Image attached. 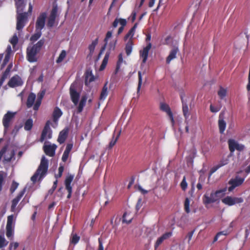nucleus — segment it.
<instances>
[{
	"label": "nucleus",
	"instance_id": "32",
	"mask_svg": "<svg viewBox=\"0 0 250 250\" xmlns=\"http://www.w3.org/2000/svg\"><path fill=\"white\" fill-rule=\"evenodd\" d=\"M62 112L61 110L58 107H56L53 112V119L54 121H57L58 120L62 115Z\"/></svg>",
	"mask_w": 250,
	"mask_h": 250
},
{
	"label": "nucleus",
	"instance_id": "45",
	"mask_svg": "<svg viewBox=\"0 0 250 250\" xmlns=\"http://www.w3.org/2000/svg\"><path fill=\"white\" fill-rule=\"evenodd\" d=\"M56 18L55 17L49 16L47 22V26L48 27H51L54 26Z\"/></svg>",
	"mask_w": 250,
	"mask_h": 250
},
{
	"label": "nucleus",
	"instance_id": "61",
	"mask_svg": "<svg viewBox=\"0 0 250 250\" xmlns=\"http://www.w3.org/2000/svg\"><path fill=\"white\" fill-rule=\"evenodd\" d=\"M4 181V175L3 173L1 172H0V191L2 189V184Z\"/></svg>",
	"mask_w": 250,
	"mask_h": 250
},
{
	"label": "nucleus",
	"instance_id": "20",
	"mask_svg": "<svg viewBox=\"0 0 250 250\" xmlns=\"http://www.w3.org/2000/svg\"><path fill=\"white\" fill-rule=\"evenodd\" d=\"M229 161L228 157L227 158H223L219 163L217 165L215 166L213 168H212V171L210 174L209 177L211 176L212 173L216 171L217 169H218L221 167L226 165L228 164Z\"/></svg>",
	"mask_w": 250,
	"mask_h": 250
},
{
	"label": "nucleus",
	"instance_id": "6",
	"mask_svg": "<svg viewBox=\"0 0 250 250\" xmlns=\"http://www.w3.org/2000/svg\"><path fill=\"white\" fill-rule=\"evenodd\" d=\"M217 193H214V191H212L210 193H209L207 191L203 197V201L204 204L207 206L208 205L214 203L217 201V197L216 196Z\"/></svg>",
	"mask_w": 250,
	"mask_h": 250
},
{
	"label": "nucleus",
	"instance_id": "62",
	"mask_svg": "<svg viewBox=\"0 0 250 250\" xmlns=\"http://www.w3.org/2000/svg\"><path fill=\"white\" fill-rule=\"evenodd\" d=\"M119 19V23L120 24L122 27H125L126 24V21L125 19L120 18Z\"/></svg>",
	"mask_w": 250,
	"mask_h": 250
},
{
	"label": "nucleus",
	"instance_id": "51",
	"mask_svg": "<svg viewBox=\"0 0 250 250\" xmlns=\"http://www.w3.org/2000/svg\"><path fill=\"white\" fill-rule=\"evenodd\" d=\"M94 80V76L91 74H87L85 77V83L86 84H87L88 82L90 83L93 82Z\"/></svg>",
	"mask_w": 250,
	"mask_h": 250
},
{
	"label": "nucleus",
	"instance_id": "8",
	"mask_svg": "<svg viewBox=\"0 0 250 250\" xmlns=\"http://www.w3.org/2000/svg\"><path fill=\"white\" fill-rule=\"evenodd\" d=\"M51 123L50 121H47L45 125V126L42 130L40 141L42 142L45 139H49L52 137V130L50 128Z\"/></svg>",
	"mask_w": 250,
	"mask_h": 250
},
{
	"label": "nucleus",
	"instance_id": "11",
	"mask_svg": "<svg viewBox=\"0 0 250 250\" xmlns=\"http://www.w3.org/2000/svg\"><path fill=\"white\" fill-rule=\"evenodd\" d=\"M23 82L21 78L18 75L13 76L9 81L8 85L9 87L14 88L21 86Z\"/></svg>",
	"mask_w": 250,
	"mask_h": 250
},
{
	"label": "nucleus",
	"instance_id": "57",
	"mask_svg": "<svg viewBox=\"0 0 250 250\" xmlns=\"http://www.w3.org/2000/svg\"><path fill=\"white\" fill-rule=\"evenodd\" d=\"M195 231V229H194L193 230H192V231L189 232L187 235V238L188 239V244H189L190 243V241L192 237V236L194 233V232Z\"/></svg>",
	"mask_w": 250,
	"mask_h": 250
},
{
	"label": "nucleus",
	"instance_id": "52",
	"mask_svg": "<svg viewBox=\"0 0 250 250\" xmlns=\"http://www.w3.org/2000/svg\"><path fill=\"white\" fill-rule=\"evenodd\" d=\"M164 241V240L163 239V238L161 236L158 237L154 244L155 250H157V249L163 243V242Z\"/></svg>",
	"mask_w": 250,
	"mask_h": 250
},
{
	"label": "nucleus",
	"instance_id": "22",
	"mask_svg": "<svg viewBox=\"0 0 250 250\" xmlns=\"http://www.w3.org/2000/svg\"><path fill=\"white\" fill-rule=\"evenodd\" d=\"M181 100H182V105H183L182 108H183V115L186 119L185 122H187L188 119V117L189 116V113L188 112V104H187L186 102H185L184 101L183 98L182 97H181Z\"/></svg>",
	"mask_w": 250,
	"mask_h": 250
},
{
	"label": "nucleus",
	"instance_id": "14",
	"mask_svg": "<svg viewBox=\"0 0 250 250\" xmlns=\"http://www.w3.org/2000/svg\"><path fill=\"white\" fill-rule=\"evenodd\" d=\"M74 175L69 174L68 175L66 179L65 180L64 184L65 186V188L68 192V194L67 195V198H70L71 196V193L72 191V187L71 186V183L72 182L74 179Z\"/></svg>",
	"mask_w": 250,
	"mask_h": 250
},
{
	"label": "nucleus",
	"instance_id": "21",
	"mask_svg": "<svg viewBox=\"0 0 250 250\" xmlns=\"http://www.w3.org/2000/svg\"><path fill=\"white\" fill-rule=\"evenodd\" d=\"M179 51L178 47L177 46H175L174 48L170 51L169 55L167 58V63H170V62L175 59L176 56V54Z\"/></svg>",
	"mask_w": 250,
	"mask_h": 250
},
{
	"label": "nucleus",
	"instance_id": "15",
	"mask_svg": "<svg viewBox=\"0 0 250 250\" xmlns=\"http://www.w3.org/2000/svg\"><path fill=\"white\" fill-rule=\"evenodd\" d=\"M26 188H24L20 192L17 196L12 201L11 210L12 211H15L16 210V207L21 200V198L24 195L26 191Z\"/></svg>",
	"mask_w": 250,
	"mask_h": 250
},
{
	"label": "nucleus",
	"instance_id": "43",
	"mask_svg": "<svg viewBox=\"0 0 250 250\" xmlns=\"http://www.w3.org/2000/svg\"><path fill=\"white\" fill-rule=\"evenodd\" d=\"M57 12L58 6L57 5L54 4L49 16L56 18L57 16Z\"/></svg>",
	"mask_w": 250,
	"mask_h": 250
},
{
	"label": "nucleus",
	"instance_id": "59",
	"mask_svg": "<svg viewBox=\"0 0 250 250\" xmlns=\"http://www.w3.org/2000/svg\"><path fill=\"white\" fill-rule=\"evenodd\" d=\"M250 234V225L248 226L245 229V238L247 239Z\"/></svg>",
	"mask_w": 250,
	"mask_h": 250
},
{
	"label": "nucleus",
	"instance_id": "24",
	"mask_svg": "<svg viewBox=\"0 0 250 250\" xmlns=\"http://www.w3.org/2000/svg\"><path fill=\"white\" fill-rule=\"evenodd\" d=\"M67 129H63L60 132L58 138V141L60 144H62L64 142L67 134Z\"/></svg>",
	"mask_w": 250,
	"mask_h": 250
},
{
	"label": "nucleus",
	"instance_id": "31",
	"mask_svg": "<svg viewBox=\"0 0 250 250\" xmlns=\"http://www.w3.org/2000/svg\"><path fill=\"white\" fill-rule=\"evenodd\" d=\"M229 149L231 153H233L236 149L238 143L234 140L230 139L228 141Z\"/></svg>",
	"mask_w": 250,
	"mask_h": 250
},
{
	"label": "nucleus",
	"instance_id": "23",
	"mask_svg": "<svg viewBox=\"0 0 250 250\" xmlns=\"http://www.w3.org/2000/svg\"><path fill=\"white\" fill-rule=\"evenodd\" d=\"M17 7V14L23 13L22 11L25 7L23 0H15Z\"/></svg>",
	"mask_w": 250,
	"mask_h": 250
},
{
	"label": "nucleus",
	"instance_id": "56",
	"mask_svg": "<svg viewBox=\"0 0 250 250\" xmlns=\"http://www.w3.org/2000/svg\"><path fill=\"white\" fill-rule=\"evenodd\" d=\"M18 42V38L17 35L15 34L13 36V37L10 40V42L14 46V45H15Z\"/></svg>",
	"mask_w": 250,
	"mask_h": 250
},
{
	"label": "nucleus",
	"instance_id": "35",
	"mask_svg": "<svg viewBox=\"0 0 250 250\" xmlns=\"http://www.w3.org/2000/svg\"><path fill=\"white\" fill-rule=\"evenodd\" d=\"M142 82H143V80H142V73L141 71H139L138 72V84L137 91V94L138 96H139V95H140V91L141 89Z\"/></svg>",
	"mask_w": 250,
	"mask_h": 250
},
{
	"label": "nucleus",
	"instance_id": "58",
	"mask_svg": "<svg viewBox=\"0 0 250 250\" xmlns=\"http://www.w3.org/2000/svg\"><path fill=\"white\" fill-rule=\"evenodd\" d=\"M221 109L220 107H214L212 104L210 105V110L213 113H216L218 112Z\"/></svg>",
	"mask_w": 250,
	"mask_h": 250
},
{
	"label": "nucleus",
	"instance_id": "55",
	"mask_svg": "<svg viewBox=\"0 0 250 250\" xmlns=\"http://www.w3.org/2000/svg\"><path fill=\"white\" fill-rule=\"evenodd\" d=\"M120 132H121V131H120L118 133V135H117V137L115 138V139H114V138H113V139L110 141V142L109 143V147L110 148L112 147L116 144V143L120 135Z\"/></svg>",
	"mask_w": 250,
	"mask_h": 250
},
{
	"label": "nucleus",
	"instance_id": "7",
	"mask_svg": "<svg viewBox=\"0 0 250 250\" xmlns=\"http://www.w3.org/2000/svg\"><path fill=\"white\" fill-rule=\"evenodd\" d=\"M244 200L242 197H232L227 196L222 200V202L225 205L231 206L236 204L243 202Z\"/></svg>",
	"mask_w": 250,
	"mask_h": 250
},
{
	"label": "nucleus",
	"instance_id": "9",
	"mask_svg": "<svg viewBox=\"0 0 250 250\" xmlns=\"http://www.w3.org/2000/svg\"><path fill=\"white\" fill-rule=\"evenodd\" d=\"M15 221L16 220H7L6 227V235L9 239H11L14 236Z\"/></svg>",
	"mask_w": 250,
	"mask_h": 250
},
{
	"label": "nucleus",
	"instance_id": "44",
	"mask_svg": "<svg viewBox=\"0 0 250 250\" xmlns=\"http://www.w3.org/2000/svg\"><path fill=\"white\" fill-rule=\"evenodd\" d=\"M8 242H6V240L3 235L0 234V249L7 245Z\"/></svg>",
	"mask_w": 250,
	"mask_h": 250
},
{
	"label": "nucleus",
	"instance_id": "42",
	"mask_svg": "<svg viewBox=\"0 0 250 250\" xmlns=\"http://www.w3.org/2000/svg\"><path fill=\"white\" fill-rule=\"evenodd\" d=\"M10 73L4 71L0 80V87L2 86L5 80L9 77Z\"/></svg>",
	"mask_w": 250,
	"mask_h": 250
},
{
	"label": "nucleus",
	"instance_id": "10",
	"mask_svg": "<svg viewBox=\"0 0 250 250\" xmlns=\"http://www.w3.org/2000/svg\"><path fill=\"white\" fill-rule=\"evenodd\" d=\"M245 179L239 176H236L234 178L231 179L229 182L230 187L228 190L229 191H232L236 187H238L242 184Z\"/></svg>",
	"mask_w": 250,
	"mask_h": 250
},
{
	"label": "nucleus",
	"instance_id": "33",
	"mask_svg": "<svg viewBox=\"0 0 250 250\" xmlns=\"http://www.w3.org/2000/svg\"><path fill=\"white\" fill-rule=\"evenodd\" d=\"M66 52L64 50H62L58 58L56 60V63H60L62 62L66 57Z\"/></svg>",
	"mask_w": 250,
	"mask_h": 250
},
{
	"label": "nucleus",
	"instance_id": "16",
	"mask_svg": "<svg viewBox=\"0 0 250 250\" xmlns=\"http://www.w3.org/2000/svg\"><path fill=\"white\" fill-rule=\"evenodd\" d=\"M57 148V146L55 144L53 145H44L43 146V150L45 154L50 156L52 157L55 155V150Z\"/></svg>",
	"mask_w": 250,
	"mask_h": 250
},
{
	"label": "nucleus",
	"instance_id": "13",
	"mask_svg": "<svg viewBox=\"0 0 250 250\" xmlns=\"http://www.w3.org/2000/svg\"><path fill=\"white\" fill-rule=\"evenodd\" d=\"M46 18V13H42L38 17L36 23V30H42L45 25V19Z\"/></svg>",
	"mask_w": 250,
	"mask_h": 250
},
{
	"label": "nucleus",
	"instance_id": "37",
	"mask_svg": "<svg viewBox=\"0 0 250 250\" xmlns=\"http://www.w3.org/2000/svg\"><path fill=\"white\" fill-rule=\"evenodd\" d=\"M218 95L221 99H223L227 95V89L221 86L218 91Z\"/></svg>",
	"mask_w": 250,
	"mask_h": 250
},
{
	"label": "nucleus",
	"instance_id": "29",
	"mask_svg": "<svg viewBox=\"0 0 250 250\" xmlns=\"http://www.w3.org/2000/svg\"><path fill=\"white\" fill-rule=\"evenodd\" d=\"M133 45L132 40H129L126 44L125 48V52L127 56H129L131 54L132 51Z\"/></svg>",
	"mask_w": 250,
	"mask_h": 250
},
{
	"label": "nucleus",
	"instance_id": "17",
	"mask_svg": "<svg viewBox=\"0 0 250 250\" xmlns=\"http://www.w3.org/2000/svg\"><path fill=\"white\" fill-rule=\"evenodd\" d=\"M70 94L72 101L75 105H77L80 98V94L75 89L73 84H72L70 87Z\"/></svg>",
	"mask_w": 250,
	"mask_h": 250
},
{
	"label": "nucleus",
	"instance_id": "49",
	"mask_svg": "<svg viewBox=\"0 0 250 250\" xmlns=\"http://www.w3.org/2000/svg\"><path fill=\"white\" fill-rule=\"evenodd\" d=\"M189 203H190V201H189V199L188 198H187L185 201L184 206H185V211L187 213H188L190 211Z\"/></svg>",
	"mask_w": 250,
	"mask_h": 250
},
{
	"label": "nucleus",
	"instance_id": "25",
	"mask_svg": "<svg viewBox=\"0 0 250 250\" xmlns=\"http://www.w3.org/2000/svg\"><path fill=\"white\" fill-rule=\"evenodd\" d=\"M36 99V95L33 93H31L27 98L26 105L28 108L31 107L35 102Z\"/></svg>",
	"mask_w": 250,
	"mask_h": 250
},
{
	"label": "nucleus",
	"instance_id": "28",
	"mask_svg": "<svg viewBox=\"0 0 250 250\" xmlns=\"http://www.w3.org/2000/svg\"><path fill=\"white\" fill-rule=\"evenodd\" d=\"M109 55H110V52L109 51H107L106 52V54H105V55L104 57V58L102 61V63L101 65L100 66V70L102 71L105 68V67L107 63L108 59L109 57Z\"/></svg>",
	"mask_w": 250,
	"mask_h": 250
},
{
	"label": "nucleus",
	"instance_id": "46",
	"mask_svg": "<svg viewBox=\"0 0 250 250\" xmlns=\"http://www.w3.org/2000/svg\"><path fill=\"white\" fill-rule=\"evenodd\" d=\"M135 32L132 30V29H130L128 33L125 37V40L126 41L128 39L131 40V39L132 38L133 36L134 35Z\"/></svg>",
	"mask_w": 250,
	"mask_h": 250
},
{
	"label": "nucleus",
	"instance_id": "63",
	"mask_svg": "<svg viewBox=\"0 0 250 250\" xmlns=\"http://www.w3.org/2000/svg\"><path fill=\"white\" fill-rule=\"evenodd\" d=\"M69 153L65 152L64 151L63 155L62 156V160L63 162H65L68 157H69Z\"/></svg>",
	"mask_w": 250,
	"mask_h": 250
},
{
	"label": "nucleus",
	"instance_id": "12",
	"mask_svg": "<svg viewBox=\"0 0 250 250\" xmlns=\"http://www.w3.org/2000/svg\"><path fill=\"white\" fill-rule=\"evenodd\" d=\"M160 109L161 110L166 112L167 114L170 118L172 125H173L174 124V120L172 112H171L169 105L165 103L161 102L160 104Z\"/></svg>",
	"mask_w": 250,
	"mask_h": 250
},
{
	"label": "nucleus",
	"instance_id": "1",
	"mask_svg": "<svg viewBox=\"0 0 250 250\" xmlns=\"http://www.w3.org/2000/svg\"><path fill=\"white\" fill-rule=\"evenodd\" d=\"M48 168V161L42 156L40 165L35 173L31 177V180L35 183L37 180H42L46 175Z\"/></svg>",
	"mask_w": 250,
	"mask_h": 250
},
{
	"label": "nucleus",
	"instance_id": "34",
	"mask_svg": "<svg viewBox=\"0 0 250 250\" xmlns=\"http://www.w3.org/2000/svg\"><path fill=\"white\" fill-rule=\"evenodd\" d=\"M98 39H96L95 40L93 41L92 43L88 46V49L90 52L89 55L91 56L92 55L94 51L95 47L98 43Z\"/></svg>",
	"mask_w": 250,
	"mask_h": 250
},
{
	"label": "nucleus",
	"instance_id": "3",
	"mask_svg": "<svg viewBox=\"0 0 250 250\" xmlns=\"http://www.w3.org/2000/svg\"><path fill=\"white\" fill-rule=\"evenodd\" d=\"M15 155L14 150L8 149V146H3L0 150V161L3 157L2 162L4 164L9 163Z\"/></svg>",
	"mask_w": 250,
	"mask_h": 250
},
{
	"label": "nucleus",
	"instance_id": "47",
	"mask_svg": "<svg viewBox=\"0 0 250 250\" xmlns=\"http://www.w3.org/2000/svg\"><path fill=\"white\" fill-rule=\"evenodd\" d=\"M172 235V231H169L167 232H165L161 237L163 238L164 240L170 238Z\"/></svg>",
	"mask_w": 250,
	"mask_h": 250
},
{
	"label": "nucleus",
	"instance_id": "4",
	"mask_svg": "<svg viewBox=\"0 0 250 250\" xmlns=\"http://www.w3.org/2000/svg\"><path fill=\"white\" fill-rule=\"evenodd\" d=\"M16 112L8 111L4 116L2 119V124L4 128V132L9 127L12 120H13Z\"/></svg>",
	"mask_w": 250,
	"mask_h": 250
},
{
	"label": "nucleus",
	"instance_id": "2",
	"mask_svg": "<svg viewBox=\"0 0 250 250\" xmlns=\"http://www.w3.org/2000/svg\"><path fill=\"white\" fill-rule=\"evenodd\" d=\"M44 43L43 39L40 40L37 43L29 45L27 48V59L30 62L37 61V54L40 51Z\"/></svg>",
	"mask_w": 250,
	"mask_h": 250
},
{
	"label": "nucleus",
	"instance_id": "27",
	"mask_svg": "<svg viewBox=\"0 0 250 250\" xmlns=\"http://www.w3.org/2000/svg\"><path fill=\"white\" fill-rule=\"evenodd\" d=\"M107 85V82H106L104 87H103L100 97V99L101 100H104L108 95V92Z\"/></svg>",
	"mask_w": 250,
	"mask_h": 250
},
{
	"label": "nucleus",
	"instance_id": "39",
	"mask_svg": "<svg viewBox=\"0 0 250 250\" xmlns=\"http://www.w3.org/2000/svg\"><path fill=\"white\" fill-rule=\"evenodd\" d=\"M226 191L227 188H225L222 189L218 190L214 192V193H217L216 196L217 197V200H219L220 198L224 195Z\"/></svg>",
	"mask_w": 250,
	"mask_h": 250
},
{
	"label": "nucleus",
	"instance_id": "48",
	"mask_svg": "<svg viewBox=\"0 0 250 250\" xmlns=\"http://www.w3.org/2000/svg\"><path fill=\"white\" fill-rule=\"evenodd\" d=\"M19 186V183H17L15 181H13L11 185L10 190L11 193H13L15 190L17 189Z\"/></svg>",
	"mask_w": 250,
	"mask_h": 250
},
{
	"label": "nucleus",
	"instance_id": "19",
	"mask_svg": "<svg viewBox=\"0 0 250 250\" xmlns=\"http://www.w3.org/2000/svg\"><path fill=\"white\" fill-rule=\"evenodd\" d=\"M45 91L44 90L42 91L41 92L39 93L37 95V99L36 101L35 104L34 105L33 109L35 110H38L42 101V99L43 96L45 95Z\"/></svg>",
	"mask_w": 250,
	"mask_h": 250
},
{
	"label": "nucleus",
	"instance_id": "40",
	"mask_svg": "<svg viewBox=\"0 0 250 250\" xmlns=\"http://www.w3.org/2000/svg\"><path fill=\"white\" fill-rule=\"evenodd\" d=\"M80 239V237L77 234H72L70 238V243L74 245L77 244Z\"/></svg>",
	"mask_w": 250,
	"mask_h": 250
},
{
	"label": "nucleus",
	"instance_id": "60",
	"mask_svg": "<svg viewBox=\"0 0 250 250\" xmlns=\"http://www.w3.org/2000/svg\"><path fill=\"white\" fill-rule=\"evenodd\" d=\"M73 147L72 144H68L66 145L64 152L69 153Z\"/></svg>",
	"mask_w": 250,
	"mask_h": 250
},
{
	"label": "nucleus",
	"instance_id": "41",
	"mask_svg": "<svg viewBox=\"0 0 250 250\" xmlns=\"http://www.w3.org/2000/svg\"><path fill=\"white\" fill-rule=\"evenodd\" d=\"M116 42V40L110 42L108 44V50L107 51H109L110 53L112 51L114 50Z\"/></svg>",
	"mask_w": 250,
	"mask_h": 250
},
{
	"label": "nucleus",
	"instance_id": "26",
	"mask_svg": "<svg viewBox=\"0 0 250 250\" xmlns=\"http://www.w3.org/2000/svg\"><path fill=\"white\" fill-rule=\"evenodd\" d=\"M87 100V97L86 96H83L81 100L80 101V102L78 105V106L77 107V112L78 113H81L83 108V107L85 105V103Z\"/></svg>",
	"mask_w": 250,
	"mask_h": 250
},
{
	"label": "nucleus",
	"instance_id": "64",
	"mask_svg": "<svg viewBox=\"0 0 250 250\" xmlns=\"http://www.w3.org/2000/svg\"><path fill=\"white\" fill-rule=\"evenodd\" d=\"M99 242V250H104L103 241L101 238H99L98 239Z\"/></svg>",
	"mask_w": 250,
	"mask_h": 250
},
{
	"label": "nucleus",
	"instance_id": "5",
	"mask_svg": "<svg viewBox=\"0 0 250 250\" xmlns=\"http://www.w3.org/2000/svg\"><path fill=\"white\" fill-rule=\"evenodd\" d=\"M27 18L28 13L24 12L20 14H17L16 28L18 30H20L24 27L26 22L27 21Z\"/></svg>",
	"mask_w": 250,
	"mask_h": 250
},
{
	"label": "nucleus",
	"instance_id": "54",
	"mask_svg": "<svg viewBox=\"0 0 250 250\" xmlns=\"http://www.w3.org/2000/svg\"><path fill=\"white\" fill-rule=\"evenodd\" d=\"M181 187L183 190H185L188 187V184L186 181L185 176L183 177V179L181 183Z\"/></svg>",
	"mask_w": 250,
	"mask_h": 250
},
{
	"label": "nucleus",
	"instance_id": "53",
	"mask_svg": "<svg viewBox=\"0 0 250 250\" xmlns=\"http://www.w3.org/2000/svg\"><path fill=\"white\" fill-rule=\"evenodd\" d=\"M112 35V31H109L106 33L105 38L104 39V42H105V46L107 44L108 40L111 38Z\"/></svg>",
	"mask_w": 250,
	"mask_h": 250
},
{
	"label": "nucleus",
	"instance_id": "18",
	"mask_svg": "<svg viewBox=\"0 0 250 250\" xmlns=\"http://www.w3.org/2000/svg\"><path fill=\"white\" fill-rule=\"evenodd\" d=\"M151 47V43H149L142 50L140 51V57L143 59L142 62L143 63H145L146 62L148 57V54L149 50Z\"/></svg>",
	"mask_w": 250,
	"mask_h": 250
},
{
	"label": "nucleus",
	"instance_id": "30",
	"mask_svg": "<svg viewBox=\"0 0 250 250\" xmlns=\"http://www.w3.org/2000/svg\"><path fill=\"white\" fill-rule=\"evenodd\" d=\"M218 125L220 133L223 134L226 127V123L223 119L220 118L218 121Z\"/></svg>",
	"mask_w": 250,
	"mask_h": 250
},
{
	"label": "nucleus",
	"instance_id": "50",
	"mask_svg": "<svg viewBox=\"0 0 250 250\" xmlns=\"http://www.w3.org/2000/svg\"><path fill=\"white\" fill-rule=\"evenodd\" d=\"M123 58L122 53H120L118 56V61L117 64V69H118L120 68L121 64L123 62Z\"/></svg>",
	"mask_w": 250,
	"mask_h": 250
},
{
	"label": "nucleus",
	"instance_id": "36",
	"mask_svg": "<svg viewBox=\"0 0 250 250\" xmlns=\"http://www.w3.org/2000/svg\"><path fill=\"white\" fill-rule=\"evenodd\" d=\"M33 126V120L31 119H28L25 123L24 129L27 131H29L32 129Z\"/></svg>",
	"mask_w": 250,
	"mask_h": 250
},
{
	"label": "nucleus",
	"instance_id": "38",
	"mask_svg": "<svg viewBox=\"0 0 250 250\" xmlns=\"http://www.w3.org/2000/svg\"><path fill=\"white\" fill-rule=\"evenodd\" d=\"M42 32L41 30H36V33L31 36L30 40L32 42H35L37 41L41 36Z\"/></svg>",
	"mask_w": 250,
	"mask_h": 250
}]
</instances>
